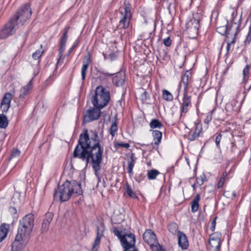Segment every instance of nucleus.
Wrapping results in <instances>:
<instances>
[{
    "label": "nucleus",
    "mask_w": 251,
    "mask_h": 251,
    "mask_svg": "<svg viewBox=\"0 0 251 251\" xmlns=\"http://www.w3.org/2000/svg\"><path fill=\"white\" fill-rule=\"evenodd\" d=\"M103 152L98 132L91 130L89 133L85 129L79 136L78 143L74 151L73 156L85 161L86 165L91 160L96 174L100 169Z\"/></svg>",
    "instance_id": "nucleus-1"
},
{
    "label": "nucleus",
    "mask_w": 251,
    "mask_h": 251,
    "mask_svg": "<svg viewBox=\"0 0 251 251\" xmlns=\"http://www.w3.org/2000/svg\"><path fill=\"white\" fill-rule=\"evenodd\" d=\"M82 194V190L79 183L75 180H67L55 190L54 197L61 201H65L71 197H76Z\"/></svg>",
    "instance_id": "nucleus-2"
},
{
    "label": "nucleus",
    "mask_w": 251,
    "mask_h": 251,
    "mask_svg": "<svg viewBox=\"0 0 251 251\" xmlns=\"http://www.w3.org/2000/svg\"><path fill=\"white\" fill-rule=\"evenodd\" d=\"M110 99L108 91L100 85L96 87L94 95L92 97V103L93 106L102 109L107 105Z\"/></svg>",
    "instance_id": "nucleus-3"
},
{
    "label": "nucleus",
    "mask_w": 251,
    "mask_h": 251,
    "mask_svg": "<svg viewBox=\"0 0 251 251\" xmlns=\"http://www.w3.org/2000/svg\"><path fill=\"white\" fill-rule=\"evenodd\" d=\"M34 225V218L31 214H27L20 220L18 234L30 238Z\"/></svg>",
    "instance_id": "nucleus-4"
},
{
    "label": "nucleus",
    "mask_w": 251,
    "mask_h": 251,
    "mask_svg": "<svg viewBox=\"0 0 251 251\" xmlns=\"http://www.w3.org/2000/svg\"><path fill=\"white\" fill-rule=\"evenodd\" d=\"M31 15V10L28 4H25L22 6L17 11L16 14L12 18H14L16 22L19 24V25H23L24 23Z\"/></svg>",
    "instance_id": "nucleus-5"
},
{
    "label": "nucleus",
    "mask_w": 251,
    "mask_h": 251,
    "mask_svg": "<svg viewBox=\"0 0 251 251\" xmlns=\"http://www.w3.org/2000/svg\"><path fill=\"white\" fill-rule=\"evenodd\" d=\"M20 26L14 18H12L4 27L0 31V38L4 39L12 35Z\"/></svg>",
    "instance_id": "nucleus-6"
},
{
    "label": "nucleus",
    "mask_w": 251,
    "mask_h": 251,
    "mask_svg": "<svg viewBox=\"0 0 251 251\" xmlns=\"http://www.w3.org/2000/svg\"><path fill=\"white\" fill-rule=\"evenodd\" d=\"M124 5V11L121 12L122 17L118 27L119 28L126 29L129 26L131 18V14L130 4L128 3H125Z\"/></svg>",
    "instance_id": "nucleus-7"
},
{
    "label": "nucleus",
    "mask_w": 251,
    "mask_h": 251,
    "mask_svg": "<svg viewBox=\"0 0 251 251\" xmlns=\"http://www.w3.org/2000/svg\"><path fill=\"white\" fill-rule=\"evenodd\" d=\"M29 238L17 234L14 241L11 245L12 251H21L27 245Z\"/></svg>",
    "instance_id": "nucleus-8"
},
{
    "label": "nucleus",
    "mask_w": 251,
    "mask_h": 251,
    "mask_svg": "<svg viewBox=\"0 0 251 251\" xmlns=\"http://www.w3.org/2000/svg\"><path fill=\"white\" fill-rule=\"evenodd\" d=\"M199 22V19L194 17L186 24L187 31L192 38H195L198 35Z\"/></svg>",
    "instance_id": "nucleus-9"
},
{
    "label": "nucleus",
    "mask_w": 251,
    "mask_h": 251,
    "mask_svg": "<svg viewBox=\"0 0 251 251\" xmlns=\"http://www.w3.org/2000/svg\"><path fill=\"white\" fill-rule=\"evenodd\" d=\"M121 242L125 251L136 249L135 248V237L132 233L124 234Z\"/></svg>",
    "instance_id": "nucleus-10"
},
{
    "label": "nucleus",
    "mask_w": 251,
    "mask_h": 251,
    "mask_svg": "<svg viewBox=\"0 0 251 251\" xmlns=\"http://www.w3.org/2000/svg\"><path fill=\"white\" fill-rule=\"evenodd\" d=\"M221 234L215 232L212 234L209 238V248L211 251H219L221 247Z\"/></svg>",
    "instance_id": "nucleus-11"
},
{
    "label": "nucleus",
    "mask_w": 251,
    "mask_h": 251,
    "mask_svg": "<svg viewBox=\"0 0 251 251\" xmlns=\"http://www.w3.org/2000/svg\"><path fill=\"white\" fill-rule=\"evenodd\" d=\"M100 109L94 107L87 110L83 117L84 122L89 123L98 119L100 116Z\"/></svg>",
    "instance_id": "nucleus-12"
},
{
    "label": "nucleus",
    "mask_w": 251,
    "mask_h": 251,
    "mask_svg": "<svg viewBox=\"0 0 251 251\" xmlns=\"http://www.w3.org/2000/svg\"><path fill=\"white\" fill-rule=\"evenodd\" d=\"M144 241L152 248L158 244L156 236L151 229H147L143 235Z\"/></svg>",
    "instance_id": "nucleus-13"
},
{
    "label": "nucleus",
    "mask_w": 251,
    "mask_h": 251,
    "mask_svg": "<svg viewBox=\"0 0 251 251\" xmlns=\"http://www.w3.org/2000/svg\"><path fill=\"white\" fill-rule=\"evenodd\" d=\"M104 226L101 225L97 228V236L95 240L94 245L91 249L92 251H97L99 248L100 240L103 236Z\"/></svg>",
    "instance_id": "nucleus-14"
},
{
    "label": "nucleus",
    "mask_w": 251,
    "mask_h": 251,
    "mask_svg": "<svg viewBox=\"0 0 251 251\" xmlns=\"http://www.w3.org/2000/svg\"><path fill=\"white\" fill-rule=\"evenodd\" d=\"M69 28V26H66L65 28L64 32L60 39L58 54L59 58H61L62 57L63 52L65 50L66 44L68 39L67 34Z\"/></svg>",
    "instance_id": "nucleus-15"
},
{
    "label": "nucleus",
    "mask_w": 251,
    "mask_h": 251,
    "mask_svg": "<svg viewBox=\"0 0 251 251\" xmlns=\"http://www.w3.org/2000/svg\"><path fill=\"white\" fill-rule=\"evenodd\" d=\"M53 214L51 212H47L45 215L44 219L42 222L41 231L42 233H45L47 232L49 229V227L50 222L52 220Z\"/></svg>",
    "instance_id": "nucleus-16"
},
{
    "label": "nucleus",
    "mask_w": 251,
    "mask_h": 251,
    "mask_svg": "<svg viewBox=\"0 0 251 251\" xmlns=\"http://www.w3.org/2000/svg\"><path fill=\"white\" fill-rule=\"evenodd\" d=\"M91 63V55L88 52L84 56L83 60V65L81 68V74L82 79L84 80L86 77V71L88 68V66Z\"/></svg>",
    "instance_id": "nucleus-17"
},
{
    "label": "nucleus",
    "mask_w": 251,
    "mask_h": 251,
    "mask_svg": "<svg viewBox=\"0 0 251 251\" xmlns=\"http://www.w3.org/2000/svg\"><path fill=\"white\" fill-rule=\"evenodd\" d=\"M181 112L186 113L188 111V107L191 106V96H188L186 92H184L182 102L181 103Z\"/></svg>",
    "instance_id": "nucleus-18"
},
{
    "label": "nucleus",
    "mask_w": 251,
    "mask_h": 251,
    "mask_svg": "<svg viewBox=\"0 0 251 251\" xmlns=\"http://www.w3.org/2000/svg\"><path fill=\"white\" fill-rule=\"evenodd\" d=\"M202 130L201 125L195 123L194 130L188 134V139L191 141L196 140L200 135Z\"/></svg>",
    "instance_id": "nucleus-19"
},
{
    "label": "nucleus",
    "mask_w": 251,
    "mask_h": 251,
    "mask_svg": "<svg viewBox=\"0 0 251 251\" xmlns=\"http://www.w3.org/2000/svg\"><path fill=\"white\" fill-rule=\"evenodd\" d=\"M178 244L182 249H186L189 243L186 236L182 232H178Z\"/></svg>",
    "instance_id": "nucleus-20"
},
{
    "label": "nucleus",
    "mask_w": 251,
    "mask_h": 251,
    "mask_svg": "<svg viewBox=\"0 0 251 251\" xmlns=\"http://www.w3.org/2000/svg\"><path fill=\"white\" fill-rule=\"evenodd\" d=\"M9 230V225L8 224H3L0 226V242L6 238Z\"/></svg>",
    "instance_id": "nucleus-21"
},
{
    "label": "nucleus",
    "mask_w": 251,
    "mask_h": 251,
    "mask_svg": "<svg viewBox=\"0 0 251 251\" xmlns=\"http://www.w3.org/2000/svg\"><path fill=\"white\" fill-rule=\"evenodd\" d=\"M31 88L32 81L30 80L26 86L21 89L19 98L20 99H24L25 97L28 94L29 90H31Z\"/></svg>",
    "instance_id": "nucleus-22"
},
{
    "label": "nucleus",
    "mask_w": 251,
    "mask_h": 251,
    "mask_svg": "<svg viewBox=\"0 0 251 251\" xmlns=\"http://www.w3.org/2000/svg\"><path fill=\"white\" fill-rule=\"evenodd\" d=\"M152 134L154 141V144L158 145L161 141L162 134V132L157 130H152Z\"/></svg>",
    "instance_id": "nucleus-23"
},
{
    "label": "nucleus",
    "mask_w": 251,
    "mask_h": 251,
    "mask_svg": "<svg viewBox=\"0 0 251 251\" xmlns=\"http://www.w3.org/2000/svg\"><path fill=\"white\" fill-rule=\"evenodd\" d=\"M200 200V196L198 194L191 202V211L192 212H196L198 210L199 208V202Z\"/></svg>",
    "instance_id": "nucleus-24"
},
{
    "label": "nucleus",
    "mask_w": 251,
    "mask_h": 251,
    "mask_svg": "<svg viewBox=\"0 0 251 251\" xmlns=\"http://www.w3.org/2000/svg\"><path fill=\"white\" fill-rule=\"evenodd\" d=\"M250 66L249 65H247L246 67L243 70V78L241 83H248V78H249V74L250 72Z\"/></svg>",
    "instance_id": "nucleus-25"
},
{
    "label": "nucleus",
    "mask_w": 251,
    "mask_h": 251,
    "mask_svg": "<svg viewBox=\"0 0 251 251\" xmlns=\"http://www.w3.org/2000/svg\"><path fill=\"white\" fill-rule=\"evenodd\" d=\"M168 229L170 233H171L173 235H175L178 232H180L178 231V226L175 223H171L169 224L168 226Z\"/></svg>",
    "instance_id": "nucleus-26"
},
{
    "label": "nucleus",
    "mask_w": 251,
    "mask_h": 251,
    "mask_svg": "<svg viewBox=\"0 0 251 251\" xmlns=\"http://www.w3.org/2000/svg\"><path fill=\"white\" fill-rule=\"evenodd\" d=\"M8 125V120L7 117L3 114H0V128H5Z\"/></svg>",
    "instance_id": "nucleus-27"
},
{
    "label": "nucleus",
    "mask_w": 251,
    "mask_h": 251,
    "mask_svg": "<svg viewBox=\"0 0 251 251\" xmlns=\"http://www.w3.org/2000/svg\"><path fill=\"white\" fill-rule=\"evenodd\" d=\"M151 128H161L163 126L162 124L157 119H152L150 123Z\"/></svg>",
    "instance_id": "nucleus-28"
},
{
    "label": "nucleus",
    "mask_w": 251,
    "mask_h": 251,
    "mask_svg": "<svg viewBox=\"0 0 251 251\" xmlns=\"http://www.w3.org/2000/svg\"><path fill=\"white\" fill-rule=\"evenodd\" d=\"M12 100V94L10 93H7L5 94L0 103L9 105L10 106V103Z\"/></svg>",
    "instance_id": "nucleus-29"
},
{
    "label": "nucleus",
    "mask_w": 251,
    "mask_h": 251,
    "mask_svg": "<svg viewBox=\"0 0 251 251\" xmlns=\"http://www.w3.org/2000/svg\"><path fill=\"white\" fill-rule=\"evenodd\" d=\"M160 174L158 171L152 169L148 172L147 176L150 180H152L156 178V176Z\"/></svg>",
    "instance_id": "nucleus-30"
},
{
    "label": "nucleus",
    "mask_w": 251,
    "mask_h": 251,
    "mask_svg": "<svg viewBox=\"0 0 251 251\" xmlns=\"http://www.w3.org/2000/svg\"><path fill=\"white\" fill-rule=\"evenodd\" d=\"M133 154H131L130 157V160L128 162L127 171L129 174H132V170L134 166L135 159Z\"/></svg>",
    "instance_id": "nucleus-31"
},
{
    "label": "nucleus",
    "mask_w": 251,
    "mask_h": 251,
    "mask_svg": "<svg viewBox=\"0 0 251 251\" xmlns=\"http://www.w3.org/2000/svg\"><path fill=\"white\" fill-rule=\"evenodd\" d=\"M162 97L164 100L167 101H172L173 100L172 94L166 90L162 91Z\"/></svg>",
    "instance_id": "nucleus-32"
},
{
    "label": "nucleus",
    "mask_w": 251,
    "mask_h": 251,
    "mask_svg": "<svg viewBox=\"0 0 251 251\" xmlns=\"http://www.w3.org/2000/svg\"><path fill=\"white\" fill-rule=\"evenodd\" d=\"M118 130V127H117V124L116 121H114L112 122L111 126L110 127V133L112 137H114L115 135L116 134Z\"/></svg>",
    "instance_id": "nucleus-33"
},
{
    "label": "nucleus",
    "mask_w": 251,
    "mask_h": 251,
    "mask_svg": "<svg viewBox=\"0 0 251 251\" xmlns=\"http://www.w3.org/2000/svg\"><path fill=\"white\" fill-rule=\"evenodd\" d=\"M112 231L114 235L116 236L120 240H122L124 234H123L122 230L119 227H114L113 228Z\"/></svg>",
    "instance_id": "nucleus-34"
},
{
    "label": "nucleus",
    "mask_w": 251,
    "mask_h": 251,
    "mask_svg": "<svg viewBox=\"0 0 251 251\" xmlns=\"http://www.w3.org/2000/svg\"><path fill=\"white\" fill-rule=\"evenodd\" d=\"M44 52V50H38L32 54V58L37 60L38 64L40 62V59Z\"/></svg>",
    "instance_id": "nucleus-35"
},
{
    "label": "nucleus",
    "mask_w": 251,
    "mask_h": 251,
    "mask_svg": "<svg viewBox=\"0 0 251 251\" xmlns=\"http://www.w3.org/2000/svg\"><path fill=\"white\" fill-rule=\"evenodd\" d=\"M227 176V173L226 172H224L222 174V176L220 178L219 181L218 183V188H220L222 187L226 181V178Z\"/></svg>",
    "instance_id": "nucleus-36"
},
{
    "label": "nucleus",
    "mask_w": 251,
    "mask_h": 251,
    "mask_svg": "<svg viewBox=\"0 0 251 251\" xmlns=\"http://www.w3.org/2000/svg\"><path fill=\"white\" fill-rule=\"evenodd\" d=\"M205 180V176L204 174H202L200 177H197L195 183L199 186H201Z\"/></svg>",
    "instance_id": "nucleus-37"
},
{
    "label": "nucleus",
    "mask_w": 251,
    "mask_h": 251,
    "mask_svg": "<svg viewBox=\"0 0 251 251\" xmlns=\"http://www.w3.org/2000/svg\"><path fill=\"white\" fill-rule=\"evenodd\" d=\"M189 82V76L187 75L184 74L181 78V83L183 84L185 91L188 88V84Z\"/></svg>",
    "instance_id": "nucleus-38"
},
{
    "label": "nucleus",
    "mask_w": 251,
    "mask_h": 251,
    "mask_svg": "<svg viewBox=\"0 0 251 251\" xmlns=\"http://www.w3.org/2000/svg\"><path fill=\"white\" fill-rule=\"evenodd\" d=\"M126 193L130 197L133 198H136L135 193L132 191L130 186L128 184L126 186Z\"/></svg>",
    "instance_id": "nucleus-39"
},
{
    "label": "nucleus",
    "mask_w": 251,
    "mask_h": 251,
    "mask_svg": "<svg viewBox=\"0 0 251 251\" xmlns=\"http://www.w3.org/2000/svg\"><path fill=\"white\" fill-rule=\"evenodd\" d=\"M114 146L116 149H119L120 148H128L130 145L128 143L115 142Z\"/></svg>",
    "instance_id": "nucleus-40"
},
{
    "label": "nucleus",
    "mask_w": 251,
    "mask_h": 251,
    "mask_svg": "<svg viewBox=\"0 0 251 251\" xmlns=\"http://www.w3.org/2000/svg\"><path fill=\"white\" fill-rule=\"evenodd\" d=\"M20 154V151L18 149H14L12 151L10 155L9 159H11L14 157L19 156Z\"/></svg>",
    "instance_id": "nucleus-41"
},
{
    "label": "nucleus",
    "mask_w": 251,
    "mask_h": 251,
    "mask_svg": "<svg viewBox=\"0 0 251 251\" xmlns=\"http://www.w3.org/2000/svg\"><path fill=\"white\" fill-rule=\"evenodd\" d=\"M222 135L221 133H219L216 137L215 138V143L216 144V146L218 149H220V143L221 142L222 139Z\"/></svg>",
    "instance_id": "nucleus-42"
},
{
    "label": "nucleus",
    "mask_w": 251,
    "mask_h": 251,
    "mask_svg": "<svg viewBox=\"0 0 251 251\" xmlns=\"http://www.w3.org/2000/svg\"><path fill=\"white\" fill-rule=\"evenodd\" d=\"M172 43V40L170 37H168L163 40V44L166 47H170Z\"/></svg>",
    "instance_id": "nucleus-43"
},
{
    "label": "nucleus",
    "mask_w": 251,
    "mask_h": 251,
    "mask_svg": "<svg viewBox=\"0 0 251 251\" xmlns=\"http://www.w3.org/2000/svg\"><path fill=\"white\" fill-rule=\"evenodd\" d=\"M79 40H76L75 42L74 43L73 46L69 50L68 52L67 56H69V54L73 51V50H74L75 48L79 44Z\"/></svg>",
    "instance_id": "nucleus-44"
},
{
    "label": "nucleus",
    "mask_w": 251,
    "mask_h": 251,
    "mask_svg": "<svg viewBox=\"0 0 251 251\" xmlns=\"http://www.w3.org/2000/svg\"><path fill=\"white\" fill-rule=\"evenodd\" d=\"M10 106L9 105L0 103V108L3 112H6L8 111Z\"/></svg>",
    "instance_id": "nucleus-45"
},
{
    "label": "nucleus",
    "mask_w": 251,
    "mask_h": 251,
    "mask_svg": "<svg viewBox=\"0 0 251 251\" xmlns=\"http://www.w3.org/2000/svg\"><path fill=\"white\" fill-rule=\"evenodd\" d=\"M251 41V29H250V31L246 37V39L245 41V44H249Z\"/></svg>",
    "instance_id": "nucleus-46"
},
{
    "label": "nucleus",
    "mask_w": 251,
    "mask_h": 251,
    "mask_svg": "<svg viewBox=\"0 0 251 251\" xmlns=\"http://www.w3.org/2000/svg\"><path fill=\"white\" fill-rule=\"evenodd\" d=\"M115 83L117 86H122L124 84L125 80L124 79H120L118 80H117V79L115 78L114 79Z\"/></svg>",
    "instance_id": "nucleus-47"
},
{
    "label": "nucleus",
    "mask_w": 251,
    "mask_h": 251,
    "mask_svg": "<svg viewBox=\"0 0 251 251\" xmlns=\"http://www.w3.org/2000/svg\"><path fill=\"white\" fill-rule=\"evenodd\" d=\"M212 119V114H208L206 116L205 119H204V123L206 124H208Z\"/></svg>",
    "instance_id": "nucleus-48"
},
{
    "label": "nucleus",
    "mask_w": 251,
    "mask_h": 251,
    "mask_svg": "<svg viewBox=\"0 0 251 251\" xmlns=\"http://www.w3.org/2000/svg\"><path fill=\"white\" fill-rule=\"evenodd\" d=\"M216 219H217V217H215L214 218V220L212 221V222L211 223V230L212 231H214L215 228Z\"/></svg>",
    "instance_id": "nucleus-49"
},
{
    "label": "nucleus",
    "mask_w": 251,
    "mask_h": 251,
    "mask_svg": "<svg viewBox=\"0 0 251 251\" xmlns=\"http://www.w3.org/2000/svg\"><path fill=\"white\" fill-rule=\"evenodd\" d=\"M236 16H237V12L233 11L232 13V21L233 23H234V24H236V22L235 21V17Z\"/></svg>",
    "instance_id": "nucleus-50"
},
{
    "label": "nucleus",
    "mask_w": 251,
    "mask_h": 251,
    "mask_svg": "<svg viewBox=\"0 0 251 251\" xmlns=\"http://www.w3.org/2000/svg\"><path fill=\"white\" fill-rule=\"evenodd\" d=\"M234 42V41L233 40L231 42V44H233ZM226 48L227 52H228L229 51V50L230 49V43H227Z\"/></svg>",
    "instance_id": "nucleus-51"
},
{
    "label": "nucleus",
    "mask_w": 251,
    "mask_h": 251,
    "mask_svg": "<svg viewBox=\"0 0 251 251\" xmlns=\"http://www.w3.org/2000/svg\"><path fill=\"white\" fill-rule=\"evenodd\" d=\"M109 56L111 60H114L116 58V55L113 53L109 54Z\"/></svg>",
    "instance_id": "nucleus-52"
},
{
    "label": "nucleus",
    "mask_w": 251,
    "mask_h": 251,
    "mask_svg": "<svg viewBox=\"0 0 251 251\" xmlns=\"http://www.w3.org/2000/svg\"><path fill=\"white\" fill-rule=\"evenodd\" d=\"M103 75L105 76H111L113 75V74H109L108 73H103Z\"/></svg>",
    "instance_id": "nucleus-53"
},
{
    "label": "nucleus",
    "mask_w": 251,
    "mask_h": 251,
    "mask_svg": "<svg viewBox=\"0 0 251 251\" xmlns=\"http://www.w3.org/2000/svg\"><path fill=\"white\" fill-rule=\"evenodd\" d=\"M232 197L231 198V199L232 198H234L236 196V194H235V192H232Z\"/></svg>",
    "instance_id": "nucleus-54"
},
{
    "label": "nucleus",
    "mask_w": 251,
    "mask_h": 251,
    "mask_svg": "<svg viewBox=\"0 0 251 251\" xmlns=\"http://www.w3.org/2000/svg\"><path fill=\"white\" fill-rule=\"evenodd\" d=\"M125 251H138V250L136 248V249H132V250H129Z\"/></svg>",
    "instance_id": "nucleus-55"
},
{
    "label": "nucleus",
    "mask_w": 251,
    "mask_h": 251,
    "mask_svg": "<svg viewBox=\"0 0 251 251\" xmlns=\"http://www.w3.org/2000/svg\"><path fill=\"white\" fill-rule=\"evenodd\" d=\"M196 183H195L193 185H192V187L193 188V190H195V189H196Z\"/></svg>",
    "instance_id": "nucleus-56"
},
{
    "label": "nucleus",
    "mask_w": 251,
    "mask_h": 251,
    "mask_svg": "<svg viewBox=\"0 0 251 251\" xmlns=\"http://www.w3.org/2000/svg\"><path fill=\"white\" fill-rule=\"evenodd\" d=\"M11 209L13 210V211H14V213H16V210L15 209V208H14V207H11Z\"/></svg>",
    "instance_id": "nucleus-57"
},
{
    "label": "nucleus",
    "mask_w": 251,
    "mask_h": 251,
    "mask_svg": "<svg viewBox=\"0 0 251 251\" xmlns=\"http://www.w3.org/2000/svg\"><path fill=\"white\" fill-rule=\"evenodd\" d=\"M228 192H226L225 193V195H228Z\"/></svg>",
    "instance_id": "nucleus-58"
},
{
    "label": "nucleus",
    "mask_w": 251,
    "mask_h": 251,
    "mask_svg": "<svg viewBox=\"0 0 251 251\" xmlns=\"http://www.w3.org/2000/svg\"><path fill=\"white\" fill-rule=\"evenodd\" d=\"M144 94L145 95H146L147 92H144Z\"/></svg>",
    "instance_id": "nucleus-59"
}]
</instances>
